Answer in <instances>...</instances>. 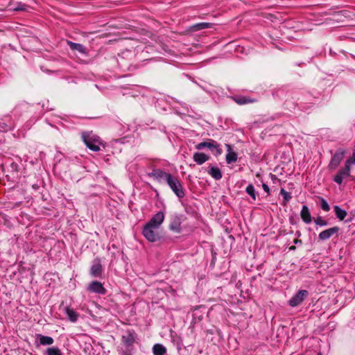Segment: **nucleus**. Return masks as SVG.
Masks as SVG:
<instances>
[{"label":"nucleus","mask_w":355,"mask_h":355,"mask_svg":"<svg viewBox=\"0 0 355 355\" xmlns=\"http://www.w3.org/2000/svg\"><path fill=\"white\" fill-rule=\"evenodd\" d=\"M82 138L85 145L92 150L94 152L99 151L101 150L100 145L101 141L100 138L92 132H83L82 134Z\"/></svg>","instance_id":"obj_1"},{"label":"nucleus","mask_w":355,"mask_h":355,"mask_svg":"<svg viewBox=\"0 0 355 355\" xmlns=\"http://www.w3.org/2000/svg\"><path fill=\"white\" fill-rule=\"evenodd\" d=\"M166 182L179 198H182L184 197L185 193L182 184L178 177L174 175L169 176Z\"/></svg>","instance_id":"obj_2"},{"label":"nucleus","mask_w":355,"mask_h":355,"mask_svg":"<svg viewBox=\"0 0 355 355\" xmlns=\"http://www.w3.org/2000/svg\"><path fill=\"white\" fill-rule=\"evenodd\" d=\"M142 234L150 242H156L160 239L159 228L145 225L143 228Z\"/></svg>","instance_id":"obj_3"},{"label":"nucleus","mask_w":355,"mask_h":355,"mask_svg":"<svg viewBox=\"0 0 355 355\" xmlns=\"http://www.w3.org/2000/svg\"><path fill=\"white\" fill-rule=\"evenodd\" d=\"M346 154V150L344 148H338L336 153L333 155L330 162L329 164V168L331 170L336 169L340 164Z\"/></svg>","instance_id":"obj_4"},{"label":"nucleus","mask_w":355,"mask_h":355,"mask_svg":"<svg viewBox=\"0 0 355 355\" xmlns=\"http://www.w3.org/2000/svg\"><path fill=\"white\" fill-rule=\"evenodd\" d=\"M351 176V168L345 163L344 167L341 168L334 177V181L340 185L343 180Z\"/></svg>","instance_id":"obj_5"},{"label":"nucleus","mask_w":355,"mask_h":355,"mask_svg":"<svg viewBox=\"0 0 355 355\" xmlns=\"http://www.w3.org/2000/svg\"><path fill=\"white\" fill-rule=\"evenodd\" d=\"M196 148L198 150H202L205 148H208L211 150H216V155H219L222 154V149L220 148V145L216 141H215L214 140H210V141H209V142L204 141V142L199 143L198 145H196Z\"/></svg>","instance_id":"obj_6"},{"label":"nucleus","mask_w":355,"mask_h":355,"mask_svg":"<svg viewBox=\"0 0 355 355\" xmlns=\"http://www.w3.org/2000/svg\"><path fill=\"white\" fill-rule=\"evenodd\" d=\"M307 296V291L300 290L292 298L290 299L288 304L290 306L293 307L297 306L300 305Z\"/></svg>","instance_id":"obj_7"},{"label":"nucleus","mask_w":355,"mask_h":355,"mask_svg":"<svg viewBox=\"0 0 355 355\" xmlns=\"http://www.w3.org/2000/svg\"><path fill=\"white\" fill-rule=\"evenodd\" d=\"M103 272V266L101 264V259L96 258L92 262V265L90 268L89 274L93 277H99L101 276Z\"/></svg>","instance_id":"obj_8"},{"label":"nucleus","mask_w":355,"mask_h":355,"mask_svg":"<svg viewBox=\"0 0 355 355\" xmlns=\"http://www.w3.org/2000/svg\"><path fill=\"white\" fill-rule=\"evenodd\" d=\"M87 291L99 295H105L106 293V289L104 288L103 285L98 281L92 282L87 286Z\"/></svg>","instance_id":"obj_9"},{"label":"nucleus","mask_w":355,"mask_h":355,"mask_svg":"<svg viewBox=\"0 0 355 355\" xmlns=\"http://www.w3.org/2000/svg\"><path fill=\"white\" fill-rule=\"evenodd\" d=\"M149 175L157 180L158 182H162L164 180L166 182L168 179V177L171 176L172 175L159 168H156L153 169Z\"/></svg>","instance_id":"obj_10"},{"label":"nucleus","mask_w":355,"mask_h":355,"mask_svg":"<svg viewBox=\"0 0 355 355\" xmlns=\"http://www.w3.org/2000/svg\"><path fill=\"white\" fill-rule=\"evenodd\" d=\"M164 220V214L162 211H159L154 215L152 218L146 225L153 226L156 228H159L160 225Z\"/></svg>","instance_id":"obj_11"},{"label":"nucleus","mask_w":355,"mask_h":355,"mask_svg":"<svg viewBox=\"0 0 355 355\" xmlns=\"http://www.w3.org/2000/svg\"><path fill=\"white\" fill-rule=\"evenodd\" d=\"M340 228L337 226L325 230L319 234L318 239L321 241L327 240L334 234H337Z\"/></svg>","instance_id":"obj_12"},{"label":"nucleus","mask_w":355,"mask_h":355,"mask_svg":"<svg viewBox=\"0 0 355 355\" xmlns=\"http://www.w3.org/2000/svg\"><path fill=\"white\" fill-rule=\"evenodd\" d=\"M136 337L135 331L128 330L122 336V342L126 347H130L135 343Z\"/></svg>","instance_id":"obj_13"},{"label":"nucleus","mask_w":355,"mask_h":355,"mask_svg":"<svg viewBox=\"0 0 355 355\" xmlns=\"http://www.w3.org/2000/svg\"><path fill=\"white\" fill-rule=\"evenodd\" d=\"M227 150L226 155V162L227 164H232L236 162L237 160V154L232 150V146L230 144L225 145Z\"/></svg>","instance_id":"obj_14"},{"label":"nucleus","mask_w":355,"mask_h":355,"mask_svg":"<svg viewBox=\"0 0 355 355\" xmlns=\"http://www.w3.org/2000/svg\"><path fill=\"white\" fill-rule=\"evenodd\" d=\"M300 216L305 223L309 224L311 222V213L307 206L304 205L302 207L300 212Z\"/></svg>","instance_id":"obj_15"},{"label":"nucleus","mask_w":355,"mask_h":355,"mask_svg":"<svg viewBox=\"0 0 355 355\" xmlns=\"http://www.w3.org/2000/svg\"><path fill=\"white\" fill-rule=\"evenodd\" d=\"M193 160L198 164H202L209 159V156L203 153H195L193 156Z\"/></svg>","instance_id":"obj_16"},{"label":"nucleus","mask_w":355,"mask_h":355,"mask_svg":"<svg viewBox=\"0 0 355 355\" xmlns=\"http://www.w3.org/2000/svg\"><path fill=\"white\" fill-rule=\"evenodd\" d=\"M37 337L39 339L40 345H51L54 342L53 338L51 336H43L42 334H37Z\"/></svg>","instance_id":"obj_17"},{"label":"nucleus","mask_w":355,"mask_h":355,"mask_svg":"<svg viewBox=\"0 0 355 355\" xmlns=\"http://www.w3.org/2000/svg\"><path fill=\"white\" fill-rule=\"evenodd\" d=\"M234 101L239 105H245L248 103H252L257 101L256 99L248 96H237L234 98Z\"/></svg>","instance_id":"obj_18"},{"label":"nucleus","mask_w":355,"mask_h":355,"mask_svg":"<svg viewBox=\"0 0 355 355\" xmlns=\"http://www.w3.org/2000/svg\"><path fill=\"white\" fill-rule=\"evenodd\" d=\"M67 43L71 49L78 51L83 54L86 53V48L83 45L71 41H68Z\"/></svg>","instance_id":"obj_19"},{"label":"nucleus","mask_w":355,"mask_h":355,"mask_svg":"<svg viewBox=\"0 0 355 355\" xmlns=\"http://www.w3.org/2000/svg\"><path fill=\"white\" fill-rule=\"evenodd\" d=\"M208 173L213 178H214L216 180H220L222 178V173L218 167H210L209 170L208 171Z\"/></svg>","instance_id":"obj_20"},{"label":"nucleus","mask_w":355,"mask_h":355,"mask_svg":"<svg viewBox=\"0 0 355 355\" xmlns=\"http://www.w3.org/2000/svg\"><path fill=\"white\" fill-rule=\"evenodd\" d=\"M65 312L66 314L69 318V320L72 322H75L78 320V313L73 311L72 309L67 306L65 308Z\"/></svg>","instance_id":"obj_21"},{"label":"nucleus","mask_w":355,"mask_h":355,"mask_svg":"<svg viewBox=\"0 0 355 355\" xmlns=\"http://www.w3.org/2000/svg\"><path fill=\"white\" fill-rule=\"evenodd\" d=\"M153 352L154 355H164L166 352V349L162 344H155L153 347Z\"/></svg>","instance_id":"obj_22"},{"label":"nucleus","mask_w":355,"mask_h":355,"mask_svg":"<svg viewBox=\"0 0 355 355\" xmlns=\"http://www.w3.org/2000/svg\"><path fill=\"white\" fill-rule=\"evenodd\" d=\"M334 211H335V214L336 216V217L340 220H343L345 219V218L346 217L347 213L346 211L342 209L338 205H335L334 207Z\"/></svg>","instance_id":"obj_23"},{"label":"nucleus","mask_w":355,"mask_h":355,"mask_svg":"<svg viewBox=\"0 0 355 355\" xmlns=\"http://www.w3.org/2000/svg\"><path fill=\"white\" fill-rule=\"evenodd\" d=\"M210 27H211V24L206 23V22H202V23H198V24H194L192 26L191 30L193 31H197L199 30H202V29H205V28H210Z\"/></svg>","instance_id":"obj_24"},{"label":"nucleus","mask_w":355,"mask_h":355,"mask_svg":"<svg viewBox=\"0 0 355 355\" xmlns=\"http://www.w3.org/2000/svg\"><path fill=\"white\" fill-rule=\"evenodd\" d=\"M280 194L283 196V202L282 205L284 206L286 205L288 202L291 199L292 196L290 193L286 191L285 189H282L280 191Z\"/></svg>","instance_id":"obj_25"},{"label":"nucleus","mask_w":355,"mask_h":355,"mask_svg":"<svg viewBox=\"0 0 355 355\" xmlns=\"http://www.w3.org/2000/svg\"><path fill=\"white\" fill-rule=\"evenodd\" d=\"M45 353L47 355H62L61 350L57 347L47 348Z\"/></svg>","instance_id":"obj_26"},{"label":"nucleus","mask_w":355,"mask_h":355,"mask_svg":"<svg viewBox=\"0 0 355 355\" xmlns=\"http://www.w3.org/2000/svg\"><path fill=\"white\" fill-rule=\"evenodd\" d=\"M170 229L175 232H180L181 228L179 220H175L173 221L170 225Z\"/></svg>","instance_id":"obj_27"},{"label":"nucleus","mask_w":355,"mask_h":355,"mask_svg":"<svg viewBox=\"0 0 355 355\" xmlns=\"http://www.w3.org/2000/svg\"><path fill=\"white\" fill-rule=\"evenodd\" d=\"M246 193L250 195L252 198L255 200H256V192L252 184H249L245 189Z\"/></svg>","instance_id":"obj_28"},{"label":"nucleus","mask_w":355,"mask_h":355,"mask_svg":"<svg viewBox=\"0 0 355 355\" xmlns=\"http://www.w3.org/2000/svg\"><path fill=\"white\" fill-rule=\"evenodd\" d=\"M28 6L21 3H18L17 5L15 7L10 8V10L14 11H26L27 10Z\"/></svg>","instance_id":"obj_29"},{"label":"nucleus","mask_w":355,"mask_h":355,"mask_svg":"<svg viewBox=\"0 0 355 355\" xmlns=\"http://www.w3.org/2000/svg\"><path fill=\"white\" fill-rule=\"evenodd\" d=\"M345 163L350 168L352 165H355V148L353 150L352 155L347 158Z\"/></svg>","instance_id":"obj_30"},{"label":"nucleus","mask_w":355,"mask_h":355,"mask_svg":"<svg viewBox=\"0 0 355 355\" xmlns=\"http://www.w3.org/2000/svg\"><path fill=\"white\" fill-rule=\"evenodd\" d=\"M320 207L322 210L325 211H329L330 210V207L327 202L322 198H320Z\"/></svg>","instance_id":"obj_31"},{"label":"nucleus","mask_w":355,"mask_h":355,"mask_svg":"<svg viewBox=\"0 0 355 355\" xmlns=\"http://www.w3.org/2000/svg\"><path fill=\"white\" fill-rule=\"evenodd\" d=\"M315 223L319 226H326L327 225V221L322 218L321 217H318L314 220Z\"/></svg>","instance_id":"obj_32"},{"label":"nucleus","mask_w":355,"mask_h":355,"mask_svg":"<svg viewBox=\"0 0 355 355\" xmlns=\"http://www.w3.org/2000/svg\"><path fill=\"white\" fill-rule=\"evenodd\" d=\"M262 188L268 193V195L270 194V188H269V187L266 184L263 183Z\"/></svg>","instance_id":"obj_33"},{"label":"nucleus","mask_w":355,"mask_h":355,"mask_svg":"<svg viewBox=\"0 0 355 355\" xmlns=\"http://www.w3.org/2000/svg\"><path fill=\"white\" fill-rule=\"evenodd\" d=\"M271 179L275 182V181H279V180L276 177L275 175L270 174Z\"/></svg>","instance_id":"obj_34"},{"label":"nucleus","mask_w":355,"mask_h":355,"mask_svg":"<svg viewBox=\"0 0 355 355\" xmlns=\"http://www.w3.org/2000/svg\"><path fill=\"white\" fill-rule=\"evenodd\" d=\"M294 243L295 244H298V243L301 244L302 243V241L300 240V239H296L294 240Z\"/></svg>","instance_id":"obj_35"},{"label":"nucleus","mask_w":355,"mask_h":355,"mask_svg":"<svg viewBox=\"0 0 355 355\" xmlns=\"http://www.w3.org/2000/svg\"><path fill=\"white\" fill-rule=\"evenodd\" d=\"M295 250V246L293 245V246H291L289 248V250Z\"/></svg>","instance_id":"obj_36"},{"label":"nucleus","mask_w":355,"mask_h":355,"mask_svg":"<svg viewBox=\"0 0 355 355\" xmlns=\"http://www.w3.org/2000/svg\"><path fill=\"white\" fill-rule=\"evenodd\" d=\"M318 355H321L320 354H319Z\"/></svg>","instance_id":"obj_37"}]
</instances>
